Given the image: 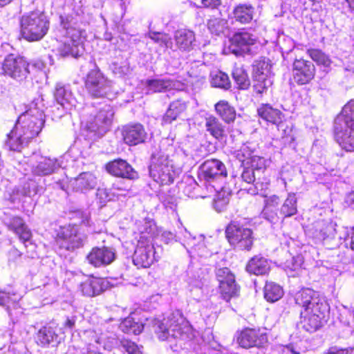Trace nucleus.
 Masks as SVG:
<instances>
[{
  "label": "nucleus",
  "instance_id": "obj_1",
  "mask_svg": "<svg viewBox=\"0 0 354 354\" xmlns=\"http://www.w3.org/2000/svg\"><path fill=\"white\" fill-rule=\"evenodd\" d=\"M293 301L299 311L301 326L305 331L316 332L327 323L330 306L318 292L303 288L293 295Z\"/></svg>",
  "mask_w": 354,
  "mask_h": 354
},
{
  "label": "nucleus",
  "instance_id": "obj_2",
  "mask_svg": "<svg viewBox=\"0 0 354 354\" xmlns=\"http://www.w3.org/2000/svg\"><path fill=\"white\" fill-rule=\"evenodd\" d=\"M61 26L65 31V40L59 44L57 55L61 57L71 56L77 57L84 53L83 41L86 19L80 3L66 4L64 13L60 15Z\"/></svg>",
  "mask_w": 354,
  "mask_h": 354
},
{
  "label": "nucleus",
  "instance_id": "obj_3",
  "mask_svg": "<svg viewBox=\"0 0 354 354\" xmlns=\"http://www.w3.org/2000/svg\"><path fill=\"white\" fill-rule=\"evenodd\" d=\"M45 124L44 113L36 106L20 114L7 134L6 144L9 149L21 151L31 140L39 136Z\"/></svg>",
  "mask_w": 354,
  "mask_h": 354
},
{
  "label": "nucleus",
  "instance_id": "obj_4",
  "mask_svg": "<svg viewBox=\"0 0 354 354\" xmlns=\"http://www.w3.org/2000/svg\"><path fill=\"white\" fill-rule=\"evenodd\" d=\"M334 138L346 151H354V100H351L336 116L333 127Z\"/></svg>",
  "mask_w": 354,
  "mask_h": 354
},
{
  "label": "nucleus",
  "instance_id": "obj_5",
  "mask_svg": "<svg viewBox=\"0 0 354 354\" xmlns=\"http://www.w3.org/2000/svg\"><path fill=\"white\" fill-rule=\"evenodd\" d=\"M49 27V19L42 11L26 12L20 19L21 34L29 41L41 39L47 34Z\"/></svg>",
  "mask_w": 354,
  "mask_h": 354
},
{
  "label": "nucleus",
  "instance_id": "obj_6",
  "mask_svg": "<svg viewBox=\"0 0 354 354\" xmlns=\"http://www.w3.org/2000/svg\"><path fill=\"white\" fill-rule=\"evenodd\" d=\"M149 171L150 177L160 186L173 184L177 176L172 160L161 150L152 153Z\"/></svg>",
  "mask_w": 354,
  "mask_h": 354
},
{
  "label": "nucleus",
  "instance_id": "obj_7",
  "mask_svg": "<svg viewBox=\"0 0 354 354\" xmlns=\"http://www.w3.org/2000/svg\"><path fill=\"white\" fill-rule=\"evenodd\" d=\"M225 237L228 243L241 250L250 251L254 237L252 229L244 227L237 221H231L225 227Z\"/></svg>",
  "mask_w": 354,
  "mask_h": 354
},
{
  "label": "nucleus",
  "instance_id": "obj_8",
  "mask_svg": "<svg viewBox=\"0 0 354 354\" xmlns=\"http://www.w3.org/2000/svg\"><path fill=\"white\" fill-rule=\"evenodd\" d=\"M84 239L76 224L62 225L55 230L54 240L60 249L73 252L84 246Z\"/></svg>",
  "mask_w": 354,
  "mask_h": 354
},
{
  "label": "nucleus",
  "instance_id": "obj_9",
  "mask_svg": "<svg viewBox=\"0 0 354 354\" xmlns=\"http://www.w3.org/2000/svg\"><path fill=\"white\" fill-rule=\"evenodd\" d=\"M215 278L218 283L217 292L220 297L227 302L239 297L240 286L236 280L235 274L227 267L215 270Z\"/></svg>",
  "mask_w": 354,
  "mask_h": 354
},
{
  "label": "nucleus",
  "instance_id": "obj_10",
  "mask_svg": "<svg viewBox=\"0 0 354 354\" xmlns=\"http://www.w3.org/2000/svg\"><path fill=\"white\" fill-rule=\"evenodd\" d=\"M167 325L171 331V337L184 342L194 339L195 333L193 326L179 310H173L167 317Z\"/></svg>",
  "mask_w": 354,
  "mask_h": 354
},
{
  "label": "nucleus",
  "instance_id": "obj_11",
  "mask_svg": "<svg viewBox=\"0 0 354 354\" xmlns=\"http://www.w3.org/2000/svg\"><path fill=\"white\" fill-rule=\"evenodd\" d=\"M235 339L238 345L245 349L263 348L268 342L267 333L259 327H245L237 330Z\"/></svg>",
  "mask_w": 354,
  "mask_h": 354
},
{
  "label": "nucleus",
  "instance_id": "obj_12",
  "mask_svg": "<svg viewBox=\"0 0 354 354\" xmlns=\"http://www.w3.org/2000/svg\"><path fill=\"white\" fill-rule=\"evenodd\" d=\"M229 41V51L236 56H241L252 53V47L257 44L258 37L243 29L235 32Z\"/></svg>",
  "mask_w": 354,
  "mask_h": 354
},
{
  "label": "nucleus",
  "instance_id": "obj_13",
  "mask_svg": "<svg viewBox=\"0 0 354 354\" xmlns=\"http://www.w3.org/2000/svg\"><path fill=\"white\" fill-rule=\"evenodd\" d=\"M28 67V64L23 57L9 55L0 66V73L8 75L13 79L21 81L29 73Z\"/></svg>",
  "mask_w": 354,
  "mask_h": 354
},
{
  "label": "nucleus",
  "instance_id": "obj_14",
  "mask_svg": "<svg viewBox=\"0 0 354 354\" xmlns=\"http://www.w3.org/2000/svg\"><path fill=\"white\" fill-rule=\"evenodd\" d=\"M104 168L106 171L112 176L135 180L139 178L138 172L127 160L120 158L107 162Z\"/></svg>",
  "mask_w": 354,
  "mask_h": 354
},
{
  "label": "nucleus",
  "instance_id": "obj_15",
  "mask_svg": "<svg viewBox=\"0 0 354 354\" xmlns=\"http://www.w3.org/2000/svg\"><path fill=\"white\" fill-rule=\"evenodd\" d=\"M113 115L111 109H100L95 114L89 116L85 128L91 132L103 134L111 125Z\"/></svg>",
  "mask_w": 354,
  "mask_h": 354
},
{
  "label": "nucleus",
  "instance_id": "obj_16",
  "mask_svg": "<svg viewBox=\"0 0 354 354\" xmlns=\"http://www.w3.org/2000/svg\"><path fill=\"white\" fill-rule=\"evenodd\" d=\"M272 65L268 59L261 58L253 64V76L259 84L256 88H269L272 84Z\"/></svg>",
  "mask_w": 354,
  "mask_h": 354
},
{
  "label": "nucleus",
  "instance_id": "obj_17",
  "mask_svg": "<svg viewBox=\"0 0 354 354\" xmlns=\"http://www.w3.org/2000/svg\"><path fill=\"white\" fill-rule=\"evenodd\" d=\"M115 259V251L105 245L92 248L86 255L88 263L95 268L106 266L111 264Z\"/></svg>",
  "mask_w": 354,
  "mask_h": 354
},
{
  "label": "nucleus",
  "instance_id": "obj_18",
  "mask_svg": "<svg viewBox=\"0 0 354 354\" xmlns=\"http://www.w3.org/2000/svg\"><path fill=\"white\" fill-rule=\"evenodd\" d=\"M121 135L124 142L129 146H136L145 142L147 132L139 122H130L122 127Z\"/></svg>",
  "mask_w": 354,
  "mask_h": 354
},
{
  "label": "nucleus",
  "instance_id": "obj_19",
  "mask_svg": "<svg viewBox=\"0 0 354 354\" xmlns=\"http://www.w3.org/2000/svg\"><path fill=\"white\" fill-rule=\"evenodd\" d=\"M315 66L303 59H295L293 63V80L299 85L308 84L315 75Z\"/></svg>",
  "mask_w": 354,
  "mask_h": 354
},
{
  "label": "nucleus",
  "instance_id": "obj_20",
  "mask_svg": "<svg viewBox=\"0 0 354 354\" xmlns=\"http://www.w3.org/2000/svg\"><path fill=\"white\" fill-rule=\"evenodd\" d=\"M109 288V281L105 278L91 276L80 285V290L85 297H93L100 295Z\"/></svg>",
  "mask_w": 354,
  "mask_h": 354
},
{
  "label": "nucleus",
  "instance_id": "obj_21",
  "mask_svg": "<svg viewBox=\"0 0 354 354\" xmlns=\"http://www.w3.org/2000/svg\"><path fill=\"white\" fill-rule=\"evenodd\" d=\"M155 251L149 244L139 241L135 250L133 261L138 268H149L155 261Z\"/></svg>",
  "mask_w": 354,
  "mask_h": 354
},
{
  "label": "nucleus",
  "instance_id": "obj_22",
  "mask_svg": "<svg viewBox=\"0 0 354 354\" xmlns=\"http://www.w3.org/2000/svg\"><path fill=\"white\" fill-rule=\"evenodd\" d=\"M202 176L206 181H210L218 176L226 177L227 171L225 165L218 159H208L201 167Z\"/></svg>",
  "mask_w": 354,
  "mask_h": 354
},
{
  "label": "nucleus",
  "instance_id": "obj_23",
  "mask_svg": "<svg viewBox=\"0 0 354 354\" xmlns=\"http://www.w3.org/2000/svg\"><path fill=\"white\" fill-rule=\"evenodd\" d=\"M257 115L267 123L279 127L285 120L283 112L272 106L270 104H262L257 109Z\"/></svg>",
  "mask_w": 354,
  "mask_h": 354
},
{
  "label": "nucleus",
  "instance_id": "obj_24",
  "mask_svg": "<svg viewBox=\"0 0 354 354\" xmlns=\"http://www.w3.org/2000/svg\"><path fill=\"white\" fill-rule=\"evenodd\" d=\"M232 19L241 24L250 23L255 15L254 8L247 3H240L234 7Z\"/></svg>",
  "mask_w": 354,
  "mask_h": 354
},
{
  "label": "nucleus",
  "instance_id": "obj_25",
  "mask_svg": "<svg viewBox=\"0 0 354 354\" xmlns=\"http://www.w3.org/2000/svg\"><path fill=\"white\" fill-rule=\"evenodd\" d=\"M85 85L86 88H105L112 87L113 83L106 78L98 69H95L88 73L85 80Z\"/></svg>",
  "mask_w": 354,
  "mask_h": 354
},
{
  "label": "nucleus",
  "instance_id": "obj_26",
  "mask_svg": "<svg viewBox=\"0 0 354 354\" xmlns=\"http://www.w3.org/2000/svg\"><path fill=\"white\" fill-rule=\"evenodd\" d=\"M71 185L74 192H84L95 187V178L91 173L83 172L72 180Z\"/></svg>",
  "mask_w": 354,
  "mask_h": 354
},
{
  "label": "nucleus",
  "instance_id": "obj_27",
  "mask_svg": "<svg viewBox=\"0 0 354 354\" xmlns=\"http://www.w3.org/2000/svg\"><path fill=\"white\" fill-rule=\"evenodd\" d=\"M270 268L268 259L259 255L251 258L246 265L247 272L255 275L266 274L269 272Z\"/></svg>",
  "mask_w": 354,
  "mask_h": 354
},
{
  "label": "nucleus",
  "instance_id": "obj_28",
  "mask_svg": "<svg viewBox=\"0 0 354 354\" xmlns=\"http://www.w3.org/2000/svg\"><path fill=\"white\" fill-rule=\"evenodd\" d=\"M174 39L176 45L181 50H189L195 41L193 31L187 29H180L175 32Z\"/></svg>",
  "mask_w": 354,
  "mask_h": 354
},
{
  "label": "nucleus",
  "instance_id": "obj_29",
  "mask_svg": "<svg viewBox=\"0 0 354 354\" xmlns=\"http://www.w3.org/2000/svg\"><path fill=\"white\" fill-rule=\"evenodd\" d=\"M205 126L206 131L215 139L220 140L225 137V127L216 117L209 115L205 118Z\"/></svg>",
  "mask_w": 354,
  "mask_h": 354
},
{
  "label": "nucleus",
  "instance_id": "obj_30",
  "mask_svg": "<svg viewBox=\"0 0 354 354\" xmlns=\"http://www.w3.org/2000/svg\"><path fill=\"white\" fill-rule=\"evenodd\" d=\"M215 111L221 118L227 124L234 122L236 113L235 109L225 100H220L215 106Z\"/></svg>",
  "mask_w": 354,
  "mask_h": 354
},
{
  "label": "nucleus",
  "instance_id": "obj_31",
  "mask_svg": "<svg viewBox=\"0 0 354 354\" xmlns=\"http://www.w3.org/2000/svg\"><path fill=\"white\" fill-rule=\"evenodd\" d=\"M283 288L272 281L266 282L263 288L264 298L268 302H275L283 295Z\"/></svg>",
  "mask_w": 354,
  "mask_h": 354
},
{
  "label": "nucleus",
  "instance_id": "obj_32",
  "mask_svg": "<svg viewBox=\"0 0 354 354\" xmlns=\"http://www.w3.org/2000/svg\"><path fill=\"white\" fill-rule=\"evenodd\" d=\"M145 324L142 322L136 321L135 318L129 316L120 324L121 330L126 334L140 335L144 330Z\"/></svg>",
  "mask_w": 354,
  "mask_h": 354
},
{
  "label": "nucleus",
  "instance_id": "obj_33",
  "mask_svg": "<svg viewBox=\"0 0 354 354\" xmlns=\"http://www.w3.org/2000/svg\"><path fill=\"white\" fill-rule=\"evenodd\" d=\"M177 82L167 77L148 79L145 81L144 86L151 88H178Z\"/></svg>",
  "mask_w": 354,
  "mask_h": 354
},
{
  "label": "nucleus",
  "instance_id": "obj_34",
  "mask_svg": "<svg viewBox=\"0 0 354 354\" xmlns=\"http://www.w3.org/2000/svg\"><path fill=\"white\" fill-rule=\"evenodd\" d=\"M210 82L213 87L218 88H230L229 76L221 71H214L210 73Z\"/></svg>",
  "mask_w": 354,
  "mask_h": 354
},
{
  "label": "nucleus",
  "instance_id": "obj_35",
  "mask_svg": "<svg viewBox=\"0 0 354 354\" xmlns=\"http://www.w3.org/2000/svg\"><path fill=\"white\" fill-rule=\"evenodd\" d=\"M55 333L50 327L44 326L37 332L35 342L41 347H46L54 340Z\"/></svg>",
  "mask_w": 354,
  "mask_h": 354
},
{
  "label": "nucleus",
  "instance_id": "obj_36",
  "mask_svg": "<svg viewBox=\"0 0 354 354\" xmlns=\"http://www.w3.org/2000/svg\"><path fill=\"white\" fill-rule=\"evenodd\" d=\"M55 169L54 161L49 158L43 157L35 167L33 172L37 176H46L52 174Z\"/></svg>",
  "mask_w": 354,
  "mask_h": 354
},
{
  "label": "nucleus",
  "instance_id": "obj_37",
  "mask_svg": "<svg viewBox=\"0 0 354 354\" xmlns=\"http://www.w3.org/2000/svg\"><path fill=\"white\" fill-rule=\"evenodd\" d=\"M254 185L257 194L267 197L270 194V180L266 173L258 176L256 181L254 183Z\"/></svg>",
  "mask_w": 354,
  "mask_h": 354
},
{
  "label": "nucleus",
  "instance_id": "obj_38",
  "mask_svg": "<svg viewBox=\"0 0 354 354\" xmlns=\"http://www.w3.org/2000/svg\"><path fill=\"white\" fill-rule=\"evenodd\" d=\"M207 28L212 35L217 36L224 33L227 29V21L219 18L212 17L207 21Z\"/></svg>",
  "mask_w": 354,
  "mask_h": 354
},
{
  "label": "nucleus",
  "instance_id": "obj_39",
  "mask_svg": "<svg viewBox=\"0 0 354 354\" xmlns=\"http://www.w3.org/2000/svg\"><path fill=\"white\" fill-rule=\"evenodd\" d=\"M232 77L239 85L238 88H248L250 80L245 69L242 66H234L232 71Z\"/></svg>",
  "mask_w": 354,
  "mask_h": 354
},
{
  "label": "nucleus",
  "instance_id": "obj_40",
  "mask_svg": "<svg viewBox=\"0 0 354 354\" xmlns=\"http://www.w3.org/2000/svg\"><path fill=\"white\" fill-rule=\"evenodd\" d=\"M167 322V318L165 319ZM154 333L160 341L168 340L171 337V331L169 327L167 325V322L162 321H156L154 323Z\"/></svg>",
  "mask_w": 354,
  "mask_h": 354
},
{
  "label": "nucleus",
  "instance_id": "obj_41",
  "mask_svg": "<svg viewBox=\"0 0 354 354\" xmlns=\"http://www.w3.org/2000/svg\"><path fill=\"white\" fill-rule=\"evenodd\" d=\"M255 156L250 148L243 145L236 151V158L241 162V166L248 165L249 162Z\"/></svg>",
  "mask_w": 354,
  "mask_h": 354
},
{
  "label": "nucleus",
  "instance_id": "obj_42",
  "mask_svg": "<svg viewBox=\"0 0 354 354\" xmlns=\"http://www.w3.org/2000/svg\"><path fill=\"white\" fill-rule=\"evenodd\" d=\"M297 212V200L294 196H288L281 207V213L285 217L295 215Z\"/></svg>",
  "mask_w": 354,
  "mask_h": 354
},
{
  "label": "nucleus",
  "instance_id": "obj_43",
  "mask_svg": "<svg viewBox=\"0 0 354 354\" xmlns=\"http://www.w3.org/2000/svg\"><path fill=\"white\" fill-rule=\"evenodd\" d=\"M183 106L178 102L171 103L165 113L163 120L165 123H171L181 113Z\"/></svg>",
  "mask_w": 354,
  "mask_h": 354
},
{
  "label": "nucleus",
  "instance_id": "obj_44",
  "mask_svg": "<svg viewBox=\"0 0 354 354\" xmlns=\"http://www.w3.org/2000/svg\"><path fill=\"white\" fill-rule=\"evenodd\" d=\"M120 345L129 354H143L142 346L138 345L129 338L121 339Z\"/></svg>",
  "mask_w": 354,
  "mask_h": 354
},
{
  "label": "nucleus",
  "instance_id": "obj_45",
  "mask_svg": "<svg viewBox=\"0 0 354 354\" xmlns=\"http://www.w3.org/2000/svg\"><path fill=\"white\" fill-rule=\"evenodd\" d=\"M309 56L317 64L323 65L324 66H329L330 60L328 57L324 54L322 50L318 49H310L308 50Z\"/></svg>",
  "mask_w": 354,
  "mask_h": 354
},
{
  "label": "nucleus",
  "instance_id": "obj_46",
  "mask_svg": "<svg viewBox=\"0 0 354 354\" xmlns=\"http://www.w3.org/2000/svg\"><path fill=\"white\" fill-rule=\"evenodd\" d=\"M248 166L253 169V170L257 173L258 176L266 173V160L262 157L255 155L251 161L249 162Z\"/></svg>",
  "mask_w": 354,
  "mask_h": 354
},
{
  "label": "nucleus",
  "instance_id": "obj_47",
  "mask_svg": "<svg viewBox=\"0 0 354 354\" xmlns=\"http://www.w3.org/2000/svg\"><path fill=\"white\" fill-rule=\"evenodd\" d=\"M5 225L8 230L14 233L26 225V223L21 216L15 215L10 216L5 223Z\"/></svg>",
  "mask_w": 354,
  "mask_h": 354
},
{
  "label": "nucleus",
  "instance_id": "obj_48",
  "mask_svg": "<svg viewBox=\"0 0 354 354\" xmlns=\"http://www.w3.org/2000/svg\"><path fill=\"white\" fill-rule=\"evenodd\" d=\"M304 260L301 255L291 257L285 263L286 269L290 272H297L301 270Z\"/></svg>",
  "mask_w": 354,
  "mask_h": 354
},
{
  "label": "nucleus",
  "instance_id": "obj_49",
  "mask_svg": "<svg viewBox=\"0 0 354 354\" xmlns=\"http://www.w3.org/2000/svg\"><path fill=\"white\" fill-rule=\"evenodd\" d=\"M111 70L115 75L119 77L128 75L131 72L129 64L127 62L120 64L113 63L111 66Z\"/></svg>",
  "mask_w": 354,
  "mask_h": 354
},
{
  "label": "nucleus",
  "instance_id": "obj_50",
  "mask_svg": "<svg viewBox=\"0 0 354 354\" xmlns=\"http://www.w3.org/2000/svg\"><path fill=\"white\" fill-rule=\"evenodd\" d=\"M14 234L24 245H26V243L30 241L32 238V233L27 224L21 227L17 232H15Z\"/></svg>",
  "mask_w": 354,
  "mask_h": 354
},
{
  "label": "nucleus",
  "instance_id": "obj_51",
  "mask_svg": "<svg viewBox=\"0 0 354 354\" xmlns=\"http://www.w3.org/2000/svg\"><path fill=\"white\" fill-rule=\"evenodd\" d=\"M149 37L153 40L155 42L159 43L160 45H165L166 47H168L170 38L167 34L160 32L150 31L149 32Z\"/></svg>",
  "mask_w": 354,
  "mask_h": 354
},
{
  "label": "nucleus",
  "instance_id": "obj_52",
  "mask_svg": "<svg viewBox=\"0 0 354 354\" xmlns=\"http://www.w3.org/2000/svg\"><path fill=\"white\" fill-rule=\"evenodd\" d=\"M243 167V172L241 174V177L243 180L248 183H254L257 178L258 177V174L256 171L251 169L248 165L242 166Z\"/></svg>",
  "mask_w": 354,
  "mask_h": 354
},
{
  "label": "nucleus",
  "instance_id": "obj_53",
  "mask_svg": "<svg viewBox=\"0 0 354 354\" xmlns=\"http://www.w3.org/2000/svg\"><path fill=\"white\" fill-rule=\"evenodd\" d=\"M324 354H354V347L341 348L336 345L328 347Z\"/></svg>",
  "mask_w": 354,
  "mask_h": 354
},
{
  "label": "nucleus",
  "instance_id": "obj_54",
  "mask_svg": "<svg viewBox=\"0 0 354 354\" xmlns=\"http://www.w3.org/2000/svg\"><path fill=\"white\" fill-rule=\"evenodd\" d=\"M279 203V198L273 195L265 201V205L263 211L266 214H267L268 212H272L274 209H276Z\"/></svg>",
  "mask_w": 354,
  "mask_h": 354
},
{
  "label": "nucleus",
  "instance_id": "obj_55",
  "mask_svg": "<svg viewBox=\"0 0 354 354\" xmlns=\"http://www.w3.org/2000/svg\"><path fill=\"white\" fill-rule=\"evenodd\" d=\"M54 95L57 102L62 105L70 102L68 97L71 95V91L69 90H55Z\"/></svg>",
  "mask_w": 354,
  "mask_h": 354
},
{
  "label": "nucleus",
  "instance_id": "obj_56",
  "mask_svg": "<svg viewBox=\"0 0 354 354\" xmlns=\"http://www.w3.org/2000/svg\"><path fill=\"white\" fill-rule=\"evenodd\" d=\"M229 204V198L226 197H220L219 196H216L214 199L213 205L214 209L218 212H221L224 209H226L227 206Z\"/></svg>",
  "mask_w": 354,
  "mask_h": 354
},
{
  "label": "nucleus",
  "instance_id": "obj_57",
  "mask_svg": "<svg viewBox=\"0 0 354 354\" xmlns=\"http://www.w3.org/2000/svg\"><path fill=\"white\" fill-rule=\"evenodd\" d=\"M204 7L216 9L221 5V0H201Z\"/></svg>",
  "mask_w": 354,
  "mask_h": 354
},
{
  "label": "nucleus",
  "instance_id": "obj_58",
  "mask_svg": "<svg viewBox=\"0 0 354 354\" xmlns=\"http://www.w3.org/2000/svg\"><path fill=\"white\" fill-rule=\"evenodd\" d=\"M345 203L348 207H354V191L346 194Z\"/></svg>",
  "mask_w": 354,
  "mask_h": 354
},
{
  "label": "nucleus",
  "instance_id": "obj_59",
  "mask_svg": "<svg viewBox=\"0 0 354 354\" xmlns=\"http://www.w3.org/2000/svg\"><path fill=\"white\" fill-rule=\"evenodd\" d=\"M347 236L349 239V248L354 251V227L348 233Z\"/></svg>",
  "mask_w": 354,
  "mask_h": 354
},
{
  "label": "nucleus",
  "instance_id": "obj_60",
  "mask_svg": "<svg viewBox=\"0 0 354 354\" xmlns=\"http://www.w3.org/2000/svg\"><path fill=\"white\" fill-rule=\"evenodd\" d=\"M75 324V320L74 319L67 318L64 322V327L72 329Z\"/></svg>",
  "mask_w": 354,
  "mask_h": 354
},
{
  "label": "nucleus",
  "instance_id": "obj_61",
  "mask_svg": "<svg viewBox=\"0 0 354 354\" xmlns=\"http://www.w3.org/2000/svg\"><path fill=\"white\" fill-rule=\"evenodd\" d=\"M324 227H322L319 230V235H317V236L321 240H325L328 235L324 232Z\"/></svg>",
  "mask_w": 354,
  "mask_h": 354
},
{
  "label": "nucleus",
  "instance_id": "obj_62",
  "mask_svg": "<svg viewBox=\"0 0 354 354\" xmlns=\"http://www.w3.org/2000/svg\"><path fill=\"white\" fill-rule=\"evenodd\" d=\"M345 1L348 5L349 11L352 13H354V0H345Z\"/></svg>",
  "mask_w": 354,
  "mask_h": 354
},
{
  "label": "nucleus",
  "instance_id": "obj_63",
  "mask_svg": "<svg viewBox=\"0 0 354 354\" xmlns=\"http://www.w3.org/2000/svg\"><path fill=\"white\" fill-rule=\"evenodd\" d=\"M100 91V90H93L92 92L90 93V95L93 98L103 97V95L99 94Z\"/></svg>",
  "mask_w": 354,
  "mask_h": 354
},
{
  "label": "nucleus",
  "instance_id": "obj_64",
  "mask_svg": "<svg viewBox=\"0 0 354 354\" xmlns=\"http://www.w3.org/2000/svg\"><path fill=\"white\" fill-rule=\"evenodd\" d=\"M286 348L292 354H300L299 352L295 351L294 349L293 346L292 345H290V344L286 346Z\"/></svg>",
  "mask_w": 354,
  "mask_h": 354
}]
</instances>
